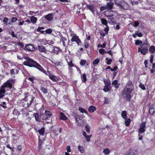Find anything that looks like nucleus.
<instances>
[{
  "mask_svg": "<svg viewBox=\"0 0 155 155\" xmlns=\"http://www.w3.org/2000/svg\"><path fill=\"white\" fill-rule=\"evenodd\" d=\"M96 110V107L93 106H91L88 108V111L89 112L92 113L95 111Z\"/></svg>",
  "mask_w": 155,
  "mask_h": 155,
  "instance_id": "23",
  "label": "nucleus"
},
{
  "mask_svg": "<svg viewBox=\"0 0 155 155\" xmlns=\"http://www.w3.org/2000/svg\"><path fill=\"white\" fill-rule=\"evenodd\" d=\"M27 60L25 61L23 64L24 65L28 66L30 67H34L35 64L36 62L33 61L32 60L27 58L26 59Z\"/></svg>",
  "mask_w": 155,
  "mask_h": 155,
  "instance_id": "3",
  "label": "nucleus"
},
{
  "mask_svg": "<svg viewBox=\"0 0 155 155\" xmlns=\"http://www.w3.org/2000/svg\"><path fill=\"white\" fill-rule=\"evenodd\" d=\"M45 128H42L38 130V132L40 135H43L45 132Z\"/></svg>",
  "mask_w": 155,
  "mask_h": 155,
  "instance_id": "31",
  "label": "nucleus"
},
{
  "mask_svg": "<svg viewBox=\"0 0 155 155\" xmlns=\"http://www.w3.org/2000/svg\"><path fill=\"white\" fill-rule=\"evenodd\" d=\"M104 82L105 84V86H109L111 84L110 81L108 80L106 81L104 80Z\"/></svg>",
  "mask_w": 155,
  "mask_h": 155,
  "instance_id": "32",
  "label": "nucleus"
},
{
  "mask_svg": "<svg viewBox=\"0 0 155 155\" xmlns=\"http://www.w3.org/2000/svg\"><path fill=\"white\" fill-rule=\"evenodd\" d=\"M73 116L75 119L76 122L78 124H81L80 120L81 119L79 118L80 117L78 115L76 114L75 113L73 114Z\"/></svg>",
  "mask_w": 155,
  "mask_h": 155,
  "instance_id": "10",
  "label": "nucleus"
},
{
  "mask_svg": "<svg viewBox=\"0 0 155 155\" xmlns=\"http://www.w3.org/2000/svg\"><path fill=\"white\" fill-rule=\"evenodd\" d=\"M89 126L87 125H86V126H85L86 131L87 132H89L90 131V130H89Z\"/></svg>",
  "mask_w": 155,
  "mask_h": 155,
  "instance_id": "53",
  "label": "nucleus"
},
{
  "mask_svg": "<svg viewBox=\"0 0 155 155\" xmlns=\"http://www.w3.org/2000/svg\"><path fill=\"white\" fill-rule=\"evenodd\" d=\"M42 141L41 138L40 137L39 138V142L38 143V151L39 152L41 151V149L42 148Z\"/></svg>",
  "mask_w": 155,
  "mask_h": 155,
  "instance_id": "16",
  "label": "nucleus"
},
{
  "mask_svg": "<svg viewBox=\"0 0 155 155\" xmlns=\"http://www.w3.org/2000/svg\"><path fill=\"white\" fill-rule=\"evenodd\" d=\"M114 12L112 11H107L105 13V15L107 17H111L114 16Z\"/></svg>",
  "mask_w": 155,
  "mask_h": 155,
  "instance_id": "15",
  "label": "nucleus"
},
{
  "mask_svg": "<svg viewBox=\"0 0 155 155\" xmlns=\"http://www.w3.org/2000/svg\"><path fill=\"white\" fill-rule=\"evenodd\" d=\"M8 19L6 18V17H5L4 19V20H3V21H4L6 23V24H7V22H8Z\"/></svg>",
  "mask_w": 155,
  "mask_h": 155,
  "instance_id": "55",
  "label": "nucleus"
},
{
  "mask_svg": "<svg viewBox=\"0 0 155 155\" xmlns=\"http://www.w3.org/2000/svg\"><path fill=\"white\" fill-rule=\"evenodd\" d=\"M107 9L106 7V5L105 6H101L100 8V10L101 11H103L104 10Z\"/></svg>",
  "mask_w": 155,
  "mask_h": 155,
  "instance_id": "50",
  "label": "nucleus"
},
{
  "mask_svg": "<svg viewBox=\"0 0 155 155\" xmlns=\"http://www.w3.org/2000/svg\"><path fill=\"white\" fill-rule=\"evenodd\" d=\"M78 148L79 151L81 153H83L84 152V150L83 147L82 146H79Z\"/></svg>",
  "mask_w": 155,
  "mask_h": 155,
  "instance_id": "38",
  "label": "nucleus"
},
{
  "mask_svg": "<svg viewBox=\"0 0 155 155\" xmlns=\"http://www.w3.org/2000/svg\"><path fill=\"white\" fill-rule=\"evenodd\" d=\"M66 150L68 152H70L71 151L70 146H67L66 148Z\"/></svg>",
  "mask_w": 155,
  "mask_h": 155,
  "instance_id": "56",
  "label": "nucleus"
},
{
  "mask_svg": "<svg viewBox=\"0 0 155 155\" xmlns=\"http://www.w3.org/2000/svg\"><path fill=\"white\" fill-rule=\"evenodd\" d=\"M83 79V80H82V81L84 82H85L87 80V78H86V75L85 74H84L82 75V78Z\"/></svg>",
  "mask_w": 155,
  "mask_h": 155,
  "instance_id": "43",
  "label": "nucleus"
},
{
  "mask_svg": "<svg viewBox=\"0 0 155 155\" xmlns=\"http://www.w3.org/2000/svg\"><path fill=\"white\" fill-rule=\"evenodd\" d=\"M134 85L131 81H129L127 84L125 89L132 91L134 89Z\"/></svg>",
  "mask_w": 155,
  "mask_h": 155,
  "instance_id": "5",
  "label": "nucleus"
},
{
  "mask_svg": "<svg viewBox=\"0 0 155 155\" xmlns=\"http://www.w3.org/2000/svg\"><path fill=\"white\" fill-rule=\"evenodd\" d=\"M118 68V67L117 66H116L114 67L113 68H112L111 69V71H116Z\"/></svg>",
  "mask_w": 155,
  "mask_h": 155,
  "instance_id": "61",
  "label": "nucleus"
},
{
  "mask_svg": "<svg viewBox=\"0 0 155 155\" xmlns=\"http://www.w3.org/2000/svg\"><path fill=\"white\" fill-rule=\"evenodd\" d=\"M108 86H105L104 87L103 90L105 92H107L109 91V88Z\"/></svg>",
  "mask_w": 155,
  "mask_h": 155,
  "instance_id": "46",
  "label": "nucleus"
},
{
  "mask_svg": "<svg viewBox=\"0 0 155 155\" xmlns=\"http://www.w3.org/2000/svg\"><path fill=\"white\" fill-rule=\"evenodd\" d=\"M149 113L151 115H153L155 112V109L153 107L151 106L149 109Z\"/></svg>",
  "mask_w": 155,
  "mask_h": 155,
  "instance_id": "21",
  "label": "nucleus"
},
{
  "mask_svg": "<svg viewBox=\"0 0 155 155\" xmlns=\"http://www.w3.org/2000/svg\"><path fill=\"white\" fill-rule=\"evenodd\" d=\"M100 61V60L99 59L97 58L95 59L93 61V64L94 65H96Z\"/></svg>",
  "mask_w": 155,
  "mask_h": 155,
  "instance_id": "41",
  "label": "nucleus"
},
{
  "mask_svg": "<svg viewBox=\"0 0 155 155\" xmlns=\"http://www.w3.org/2000/svg\"><path fill=\"white\" fill-rule=\"evenodd\" d=\"M86 61L85 60H81L80 62V64L82 65H84L86 63Z\"/></svg>",
  "mask_w": 155,
  "mask_h": 155,
  "instance_id": "48",
  "label": "nucleus"
},
{
  "mask_svg": "<svg viewBox=\"0 0 155 155\" xmlns=\"http://www.w3.org/2000/svg\"><path fill=\"white\" fill-rule=\"evenodd\" d=\"M44 27H38V28L37 31H40L41 30L43 29H44Z\"/></svg>",
  "mask_w": 155,
  "mask_h": 155,
  "instance_id": "62",
  "label": "nucleus"
},
{
  "mask_svg": "<svg viewBox=\"0 0 155 155\" xmlns=\"http://www.w3.org/2000/svg\"><path fill=\"white\" fill-rule=\"evenodd\" d=\"M71 41L72 42L75 41L78 45L81 43V41L78 37L76 35H74L71 39Z\"/></svg>",
  "mask_w": 155,
  "mask_h": 155,
  "instance_id": "6",
  "label": "nucleus"
},
{
  "mask_svg": "<svg viewBox=\"0 0 155 155\" xmlns=\"http://www.w3.org/2000/svg\"><path fill=\"white\" fill-rule=\"evenodd\" d=\"M155 51V47L153 46H151L149 49V51L151 53H153L154 52V51Z\"/></svg>",
  "mask_w": 155,
  "mask_h": 155,
  "instance_id": "30",
  "label": "nucleus"
},
{
  "mask_svg": "<svg viewBox=\"0 0 155 155\" xmlns=\"http://www.w3.org/2000/svg\"><path fill=\"white\" fill-rule=\"evenodd\" d=\"M154 58V55H151L150 57V62L152 63L153 61V58Z\"/></svg>",
  "mask_w": 155,
  "mask_h": 155,
  "instance_id": "52",
  "label": "nucleus"
},
{
  "mask_svg": "<svg viewBox=\"0 0 155 155\" xmlns=\"http://www.w3.org/2000/svg\"><path fill=\"white\" fill-rule=\"evenodd\" d=\"M45 32L47 33L50 34L52 32V30L50 29H47Z\"/></svg>",
  "mask_w": 155,
  "mask_h": 155,
  "instance_id": "54",
  "label": "nucleus"
},
{
  "mask_svg": "<svg viewBox=\"0 0 155 155\" xmlns=\"http://www.w3.org/2000/svg\"><path fill=\"white\" fill-rule=\"evenodd\" d=\"M118 81L117 80H115L112 82V85L114 86V87L117 88L119 87V84H117Z\"/></svg>",
  "mask_w": 155,
  "mask_h": 155,
  "instance_id": "22",
  "label": "nucleus"
},
{
  "mask_svg": "<svg viewBox=\"0 0 155 155\" xmlns=\"http://www.w3.org/2000/svg\"><path fill=\"white\" fill-rule=\"evenodd\" d=\"M132 91L124 88L123 91V96L127 98L128 101H130L131 97L130 93Z\"/></svg>",
  "mask_w": 155,
  "mask_h": 155,
  "instance_id": "2",
  "label": "nucleus"
},
{
  "mask_svg": "<svg viewBox=\"0 0 155 155\" xmlns=\"http://www.w3.org/2000/svg\"><path fill=\"white\" fill-rule=\"evenodd\" d=\"M103 152L105 154H108L110 153V151L108 149L106 148L104 150Z\"/></svg>",
  "mask_w": 155,
  "mask_h": 155,
  "instance_id": "36",
  "label": "nucleus"
},
{
  "mask_svg": "<svg viewBox=\"0 0 155 155\" xmlns=\"http://www.w3.org/2000/svg\"><path fill=\"white\" fill-rule=\"evenodd\" d=\"M146 123L143 122L140 126V127L139 129V132L140 134L141 133L144 132L145 131V127Z\"/></svg>",
  "mask_w": 155,
  "mask_h": 155,
  "instance_id": "8",
  "label": "nucleus"
},
{
  "mask_svg": "<svg viewBox=\"0 0 155 155\" xmlns=\"http://www.w3.org/2000/svg\"><path fill=\"white\" fill-rule=\"evenodd\" d=\"M34 97H33L31 96H26L25 97V100L26 101L27 100H28V99L31 100V101H30V102L29 104L28 103V106L31 104L34 100Z\"/></svg>",
  "mask_w": 155,
  "mask_h": 155,
  "instance_id": "11",
  "label": "nucleus"
},
{
  "mask_svg": "<svg viewBox=\"0 0 155 155\" xmlns=\"http://www.w3.org/2000/svg\"><path fill=\"white\" fill-rule=\"evenodd\" d=\"M139 86L143 90H144L145 89V87L144 86V84H143L142 83H140L139 84Z\"/></svg>",
  "mask_w": 155,
  "mask_h": 155,
  "instance_id": "45",
  "label": "nucleus"
},
{
  "mask_svg": "<svg viewBox=\"0 0 155 155\" xmlns=\"http://www.w3.org/2000/svg\"><path fill=\"white\" fill-rule=\"evenodd\" d=\"M68 62V65L69 66H70V67H72L73 66V64L72 61H70V62Z\"/></svg>",
  "mask_w": 155,
  "mask_h": 155,
  "instance_id": "51",
  "label": "nucleus"
},
{
  "mask_svg": "<svg viewBox=\"0 0 155 155\" xmlns=\"http://www.w3.org/2000/svg\"><path fill=\"white\" fill-rule=\"evenodd\" d=\"M31 21L33 23H36L37 21V18L34 16H32L31 17Z\"/></svg>",
  "mask_w": 155,
  "mask_h": 155,
  "instance_id": "26",
  "label": "nucleus"
},
{
  "mask_svg": "<svg viewBox=\"0 0 155 155\" xmlns=\"http://www.w3.org/2000/svg\"><path fill=\"white\" fill-rule=\"evenodd\" d=\"M60 119L63 120H66L68 118L65 114L62 112H60Z\"/></svg>",
  "mask_w": 155,
  "mask_h": 155,
  "instance_id": "19",
  "label": "nucleus"
},
{
  "mask_svg": "<svg viewBox=\"0 0 155 155\" xmlns=\"http://www.w3.org/2000/svg\"><path fill=\"white\" fill-rule=\"evenodd\" d=\"M25 47L27 50L29 51H33L34 49L33 46L31 44L26 45Z\"/></svg>",
  "mask_w": 155,
  "mask_h": 155,
  "instance_id": "12",
  "label": "nucleus"
},
{
  "mask_svg": "<svg viewBox=\"0 0 155 155\" xmlns=\"http://www.w3.org/2000/svg\"><path fill=\"white\" fill-rule=\"evenodd\" d=\"M34 79V78L33 77H29V80L31 81L32 83H33V80Z\"/></svg>",
  "mask_w": 155,
  "mask_h": 155,
  "instance_id": "60",
  "label": "nucleus"
},
{
  "mask_svg": "<svg viewBox=\"0 0 155 155\" xmlns=\"http://www.w3.org/2000/svg\"><path fill=\"white\" fill-rule=\"evenodd\" d=\"M88 43L87 42H85L84 43V47L86 48H87L88 47Z\"/></svg>",
  "mask_w": 155,
  "mask_h": 155,
  "instance_id": "63",
  "label": "nucleus"
},
{
  "mask_svg": "<svg viewBox=\"0 0 155 155\" xmlns=\"http://www.w3.org/2000/svg\"><path fill=\"white\" fill-rule=\"evenodd\" d=\"M106 60L107 61V64H110V63L112 61V60L111 59H109L108 58H106Z\"/></svg>",
  "mask_w": 155,
  "mask_h": 155,
  "instance_id": "49",
  "label": "nucleus"
},
{
  "mask_svg": "<svg viewBox=\"0 0 155 155\" xmlns=\"http://www.w3.org/2000/svg\"><path fill=\"white\" fill-rule=\"evenodd\" d=\"M139 25V23L137 21H136L134 22V26L135 27H137Z\"/></svg>",
  "mask_w": 155,
  "mask_h": 155,
  "instance_id": "58",
  "label": "nucleus"
},
{
  "mask_svg": "<svg viewBox=\"0 0 155 155\" xmlns=\"http://www.w3.org/2000/svg\"><path fill=\"white\" fill-rule=\"evenodd\" d=\"M5 93V90L4 87L3 88L1 87V90H0V98L3 97L4 96V94Z\"/></svg>",
  "mask_w": 155,
  "mask_h": 155,
  "instance_id": "20",
  "label": "nucleus"
},
{
  "mask_svg": "<svg viewBox=\"0 0 155 155\" xmlns=\"http://www.w3.org/2000/svg\"><path fill=\"white\" fill-rule=\"evenodd\" d=\"M34 116L35 117V118L36 121H39V118L38 117V115L36 113H34L33 114Z\"/></svg>",
  "mask_w": 155,
  "mask_h": 155,
  "instance_id": "37",
  "label": "nucleus"
},
{
  "mask_svg": "<svg viewBox=\"0 0 155 155\" xmlns=\"http://www.w3.org/2000/svg\"><path fill=\"white\" fill-rule=\"evenodd\" d=\"M59 50L58 48L55 47L54 48V50L52 51V52L56 54H58Z\"/></svg>",
  "mask_w": 155,
  "mask_h": 155,
  "instance_id": "35",
  "label": "nucleus"
},
{
  "mask_svg": "<svg viewBox=\"0 0 155 155\" xmlns=\"http://www.w3.org/2000/svg\"><path fill=\"white\" fill-rule=\"evenodd\" d=\"M115 4L118 6L121 7L122 8L125 9H128L129 7V5L126 3L124 2V1H121L120 3H117L116 1Z\"/></svg>",
  "mask_w": 155,
  "mask_h": 155,
  "instance_id": "4",
  "label": "nucleus"
},
{
  "mask_svg": "<svg viewBox=\"0 0 155 155\" xmlns=\"http://www.w3.org/2000/svg\"><path fill=\"white\" fill-rule=\"evenodd\" d=\"M136 34L139 37H141L143 35L142 34L141 32L137 31L136 32Z\"/></svg>",
  "mask_w": 155,
  "mask_h": 155,
  "instance_id": "44",
  "label": "nucleus"
},
{
  "mask_svg": "<svg viewBox=\"0 0 155 155\" xmlns=\"http://www.w3.org/2000/svg\"><path fill=\"white\" fill-rule=\"evenodd\" d=\"M109 100L107 99H105V101H104V104H107L109 103Z\"/></svg>",
  "mask_w": 155,
  "mask_h": 155,
  "instance_id": "57",
  "label": "nucleus"
},
{
  "mask_svg": "<svg viewBox=\"0 0 155 155\" xmlns=\"http://www.w3.org/2000/svg\"><path fill=\"white\" fill-rule=\"evenodd\" d=\"M86 7L90 10L93 13H94V5H87Z\"/></svg>",
  "mask_w": 155,
  "mask_h": 155,
  "instance_id": "18",
  "label": "nucleus"
},
{
  "mask_svg": "<svg viewBox=\"0 0 155 155\" xmlns=\"http://www.w3.org/2000/svg\"><path fill=\"white\" fill-rule=\"evenodd\" d=\"M78 110H79L80 111V112L82 113H86V114H87V112L86 110H85L84 108L79 107L78 109Z\"/></svg>",
  "mask_w": 155,
  "mask_h": 155,
  "instance_id": "28",
  "label": "nucleus"
},
{
  "mask_svg": "<svg viewBox=\"0 0 155 155\" xmlns=\"http://www.w3.org/2000/svg\"><path fill=\"white\" fill-rule=\"evenodd\" d=\"M17 20V18L16 17H13L12 18V22L15 21Z\"/></svg>",
  "mask_w": 155,
  "mask_h": 155,
  "instance_id": "59",
  "label": "nucleus"
},
{
  "mask_svg": "<svg viewBox=\"0 0 155 155\" xmlns=\"http://www.w3.org/2000/svg\"><path fill=\"white\" fill-rule=\"evenodd\" d=\"M147 40H146V41H147ZM147 45V41L144 42L143 44L140 45V48H138V52H140L141 54H146L148 51Z\"/></svg>",
  "mask_w": 155,
  "mask_h": 155,
  "instance_id": "1",
  "label": "nucleus"
},
{
  "mask_svg": "<svg viewBox=\"0 0 155 155\" xmlns=\"http://www.w3.org/2000/svg\"><path fill=\"white\" fill-rule=\"evenodd\" d=\"M41 89L44 94H45L47 93L48 91L47 89L44 87H41Z\"/></svg>",
  "mask_w": 155,
  "mask_h": 155,
  "instance_id": "39",
  "label": "nucleus"
},
{
  "mask_svg": "<svg viewBox=\"0 0 155 155\" xmlns=\"http://www.w3.org/2000/svg\"><path fill=\"white\" fill-rule=\"evenodd\" d=\"M127 112L126 111H123L121 113L122 117L124 119H126L127 118Z\"/></svg>",
  "mask_w": 155,
  "mask_h": 155,
  "instance_id": "27",
  "label": "nucleus"
},
{
  "mask_svg": "<svg viewBox=\"0 0 155 155\" xmlns=\"http://www.w3.org/2000/svg\"><path fill=\"white\" fill-rule=\"evenodd\" d=\"M114 5V3L111 2H107L106 5L107 9L108 10L111 9L113 8Z\"/></svg>",
  "mask_w": 155,
  "mask_h": 155,
  "instance_id": "13",
  "label": "nucleus"
},
{
  "mask_svg": "<svg viewBox=\"0 0 155 155\" xmlns=\"http://www.w3.org/2000/svg\"><path fill=\"white\" fill-rule=\"evenodd\" d=\"M108 21H109V23L112 24H114L115 23V22L114 21V19L113 18H108Z\"/></svg>",
  "mask_w": 155,
  "mask_h": 155,
  "instance_id": "29",
  "label": "nucleus"
},
{
  "mask_svg": "<svg viewBox=\"0 0 155 155\" xmlns=\"http://www.w3.org/2000/svg\"><path fill=\"white\" fill-rule=\"evenodd\" d=\"M142 42L141 40H137L135 41V44L136 45H138L140 44H142Z\"/></svg>",
  "mask_w": 155,
  "mask_h": 155,
  "instance_id": "47",
  "label": "nucleus"
},
{
  "mask_svg": "<svg viewBox=\"0 0 155 155\" xmlns=\"http://www.w3.org/2000/svg\"><path fill=\"white\" fill-rule=\"evenodd\" d=\"M38 49L39 51L41 52H43L45 53H46L47 50L43 46H38Z\"/></svg>",
  "mask_w": 155,
  "mask_h": 155,
  "instance_id": "17",
  "label": "nucleus"
},
{
  "mask_svg": "<svg viewBox=\"0 0 155 155\" xmlns=\"http://www.w3.org/2000/svg\"><path fill=\"white\" fill-rule=\"evenodd\" d=\"M34 67H35L39 70L42 72H43L45 73V71L44 70L43 68L38 64H37L36 62L35 64V66L34 65Z\"/></svg>",
  "mask_w": 155,
  "mask_h": 155,
  "instance_id": "9",
  "label": "nucleus"
},
{
  "mask_svg": "<svg viewBox=\"0 0 155 155\" xmlns=\"http://www.w3.org/2000/svg\"><path fill=\"white\" fill-rule=\"evenodd\" d=\"M45 113L47 116L48 115L49 116H51L52 115L51 112L49 111L45 110Z\"/></svg>",
  "mask_w": 155,
  "mask_h": 155,
  "instance_id": "40",
  "label": "nucleus"
},
{
  "mask_svg": "<svg viewBox=\"0 0 155 155\" xmlns=\"http://www.w3.org/2000/svg\"><path fill=\"white\" fill-rule=\"evenodd\" d=\"M101 21L102 24L105 25L106 27H108L107 25V22L106 19L103 18H102L101 19Z\"/></svg>",
  "mask_w": 155,
  "mask_h": 155,
  "instance_id": "24",
  "label": "nucleus"
},
{
  "mask_svg": "<svg viewBox=\"0 0 155 155\" xmlns=\"http://www.w3.org/2000/svg\"><path fill=\"white\" fill-rule=\"evenodd\" d=\"M87 141H89L90 140V137L91 136H85Z\"/></svg>",
  "mask_w": 155,
  "mask_h": 155,
  "instance_id": "64",
  "label": "nucleus"
},
{
  "mask_svg": "<svg viewBox=\"0 0 155 155\" xmlns=\"http://www.w3.org/2000/svg\"><path fill=\"white\" fill-rule=\"evenodd\" d=\"M130 123V119H126L125 120V124L127 126H128L129 125Z\"/></svg>",
  "mask_w": 155,
  "mask_h": 155,
  "instance_id": "34",
  "label": "nucleus"
},
{
  "mask_svg": "<svg viewBox=\"0 0 155 155\" xmlns=\"http://www.w3.org/2000/svg\"><path fill=\"white\" fill-rule=\"evenodd\" d=\"M42 116V119L43 120H45L46 119H47L48 118V117L46 114L43 115V114H41V113L40 114V117H41Z\"/></svg>",
  "mask_w": 155,
  "mask_h": 155,
  "instance_id": "33",
  "label": "nucleus"
},
{
  "mask_svg": "<svg viewBox=\"0 0 155 155\" xmlns=\"http://www.w3.org/2000/svg\"><path fill=\"white\" fill-rule=\"evenodd\" d=\"M12 85L11 84L9 81H7L6 82H5L4 84H3L1 87L2 88L4 87V88L5 90V87H8L10 89H11L12 88Z\"/></svg>",
  "mask_w": 155,
  "mask_h": 155,
  "instance_id": "7",
  "label": "nucleus"
},
{
  "mask_svg": "<svg viewBox=\"0 0 155 155\" xmlns=\"http://www.w3.org/2000/svg\"><path fill=\"white\" fill-rule=\"evenodd\" d=\"M49 78L54 81H57V78L55 76L52 74H49Z\"/></svg>",
  "mask_w": 155,
  "mask_h": 155,
  "instance_id": "25",
  "label": "nucleus"
},
{
  "mask_svg": "<svg viewBox=\"0 0 155 155\" xmlns=\"http://www.w3.org/2000/svg\"><path fill=\"white\" fill-rule=\"evenodd\" d=\"M45 18L49 21L51 20L53 18V15L52 14H49L45 16Z\"/></svg>",
  "mask_w": 155,
  "mask_h": 155,
  "instance_id": "14",
  "label": "nucleus"
},
{
  "mask_svg": "<svg viewBox=\"0 0 155 155\" xmlns=\"http://www.w3.org/2000/svg\"><path fill=\"white\" fill-rule=\"evenodd\" d=\"M99 52L102 54H103L104 53H107V52L104 49H101L99 50Z\"/></svg>",
  "mask_w": 155,
  "mask_h": 155,
  "instance_id": "42",
  "label": "nucleus"
}]
</instances>
